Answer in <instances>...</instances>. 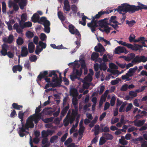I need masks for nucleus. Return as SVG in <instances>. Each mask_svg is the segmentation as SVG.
Masks as SVG:
<instances>
[{
  "instance_id": "obj_1",
  "label": "nucleus",
  "mask_w": 147,
  "mask_h": 147,
  "mask_svg": "<svg viewBox=\"0 0 147 147\" xmlns=\"http://www.w3.org/2000/svg\"><path fill=\"white\" fill-rule=\"evenodd\" d=\"M43 112V111H42L38 114H34L28 117L26 121L28 122V124L30 127V128H33L34 127L33 121H34V123L36 124H37L38 123L41 118L42 114Z\"/></svg>"
},
{
  "instance_id": "obj_2",
  "label": "nucleus",
  "mask_w": 147,
  "mask_h": 147,
  "mask_svg": "<svg viewBox=\"0 0 147 147\" xmlns=\"http://www.w3.org/2000/svg\"><path fill=\"white\" fill-rule=\"evenodd\" d=\"M138 11L137 6L134 5H129L127 3L122 4L120 6V11L132 13Z\"/></svg>"
},
{
  "instance_id": "obj_3",
  "label": "nucleus",
  "mask_w": 147,
  "mask_h": 147,
  "mask_svg": "<svg viewBox=\"0 0 147 147\" xmlns=\"http://www.w3.org/2000/svg\"><path fill=\"white\" fill-rule=\"evenodd\" d=\"M48 74L49 75L47 76L50 77H51L53 75H54L56 74V71L54 70L49 71V72L47 71L41 72L37 76L36 79L37 82H38V81H40L43 78L46 76Z\"/></svg>"
},
{
  "instance_id": "obj_4",
  "label": "nucleus",
  "mask_w": 147,
  "mask_h": 147,
  "mask_svg": "<svg viewBox=\"0 0 147 147\" xmlns=\"http://www.w3.org/2000/svg\"><path fill=\"white\" fill-rule=\"evenodd\" d=\"M28 122L26 121V124L24 125L23 123H22V127L19 128L20 130L18 133L20 137H22L26 135V133L28 134L29 132L26 130H28L30 127L28 124Z\"/></svg>"
},
{
  "instance_id": "obj_5",
  "label": "nucleus",
  "mask_w": 147,
  "mask_h": 147,
  "mask_svg": "<svg viewBox=\"0 0 147 147\" xmlns=\"http://www.w3.org/2000/svg\"><path fill=\"white\" fill-rule=\"evenodd\" d=\"M47 18L45 17H42L40 18L39 15L35 13H34L31 18V20L34 23L38 22L39 24H42V22H44Z\"/></svg>"
},
{
  "instance_id": "obj_6",
  "label": "nucleus",
  "mask_w": 147,
  "mask_h": 147,
  "mask_svg": "<svg viewBox=\"0 0 147 147\" xmlns=\"http://www.w3.org/2000/svg\"><path fill=\"white\" fill-rule=\"evenodd\" d=\"M96 18L93 17L92 20L91 22L88 23L87 24L88 26L90 28L92 32H94L96 31V28L98 27V22L97 20H95Z\"/></svg>"
},
{
  "instance_id": "obj_7",
  "label": "nucleus",
  "mask_w": 147,
  "mask_h": 147,
  "mask_svg": "<svg viewBox=\"0 0 147 147\" xmlns=\"http://www.w3.org/2000/svg\"><path fill=\"white\" fill-rule=\"evenodd\" d=\"M108 19L109 18H106L103 20H100L98 21V24L99 26H100L102 28L106 27L107 26L109 25L114 27V25H111L110 23H108Z\"/></svg>"
},
{
  "instance_id": "obj_8",
  "label": "nucleus",
  "mask_w": 147,
  "mask_h": 147,
  "mask_svg": "<svg viewBox=\"0 0 147 147\" xmlns=\"http://www.w3.org/2000/svg\"><path fill=\"white\" fill-rule=\"evenodd\" d=\"M147 61V57H145L144 55H142L139 56V55H137L135 58L133 59V62L135 63H138L142 62H145Z\"/></svg>"
},
{
  "instance_id": "obj_9",
  "label": "nucleus",
  "mask_w": 147,
  "mask_h": 147,
  "mask_svg": "<svg viewBox=\"0 0 147 147\" xmlns=\"http://www.w3.org/2000/svg\"><path fill=\"white\" fill-rule=\"evenodd\" d=\"M42 24L44 26L45 31L47 33H49L50 31L49 27L50 25V23L49 21L46 18V19L45 20L44 22H42V24Z\"/></svg>"
},
{
  "instance_id": "obj_10",
  "label": "nucleus",
  "mask_w": 147,
  "mask_h": 147,
  "mask_svg": "<svg viewBox=\"0 0 147 147\" xmlns=\"http://www.w3.org/2000/svg\"><path fill=\"white\" fill-rule=\"evenodd\" d=\"M69 30L70 32L72 34H75L78 36H80L81 34L78 30L75 28L73 25L71 24L69 26Z\"/></svg>"
},
{
  "instance_id": "obj_11",
  "label": "nucleus",
  "mask_w": 147,
  "mask_h": 147,
  "mask_svg": "<svg viewBox=\"0 0 147 147\" xmlns=\"http://www.w3.org/2000/svg\"><path fill=\"white\" fill-rule=\"evenodd\" d=\"M113 11V9H108L105 11H102L98 12V14H96L94 17L96 19L99 18L101 16L105 14H109L112 12Z\"/></svg>"
},
{
  "instance_id": "obj_12",
  "label": "nucleus",
  "mask_w": 147,
  "mask_h": 147,
  "mask_svg": "<svg viewBox=\"0 0 147 147\" xmlns=\"http://www.w3.org/2000/svg\"><path fill=\"white\" fill-rule=\"evenodd\" d=\"M135 54L134 53H131L127 57L125 56H120V58H123L125 61H130L131 60L134 59L135 57Z\"/></svg>"
},
{
  "instance_id": "obj_13",
  "label": "nucleus",
  "mask_w": 147,
  "mask_h": 147,
  "mask_svg": "<svg viewBox=\"0 0 147 147\" xmlns=\"http://www.w3.org/2000/svg\"><path fill=\"white\" fill-rule=\"evenodd\" d=\"M28 51L26 47H23L21 48L20 55L22 57H25L28 55Z\"/></svg>"
},
{
  "instance_id": "obj_14",
  "label": "nucleus",
  "mask_w": 147,
  "mask_h": 147,
  "mask_svg": "<svg viewBox=\"0 0 147 147\" xmlns=\"http://www.w3.org/2000/svg\"><path fill=\"white\" fill-rule=\"evenodd\" d=\"M94 50L96 52H101L105 51V50L102 44L99 43L98 46H96L95 47Z\"/></svg>"
},
{
  "instance_id": "obj_15",
  "label": "nucleus",
  "mask_w": 147,
  "mask_h": 147,
  "mask_svg": "<svg viewBox=\"0 0 147 147\" xmlns=\"http://www.w3.org/2000/svg\"><path fill=\"white\" fill-rule=\"evenodd\" d=\"M116 16H112L111 17L110 19L109 20V22L108 23H110L111 25H114V26L113 27L114 28L116 27L117 26V22L116 20Z\"/></svg>"
},
{
  "instance_id": "obj_16",
  "label": "nucleus",
  "mask_w": 147,
  "mask_h": 147,
  "mask_svg": "<svg viewBox=\"0 0 147 147\" xmlns=\"http://www.w3.org/2000/svg\"><path fill=\"white\" fill-rule=\"evenodd\" d=\"M64 6L63 7L64 10L69 11L70 9V6L69 4L68 0H65L63 2Z\"/></svg>"
},
{
  "instance_id": "obj_17",
  "label": "nucleus",
  "mask_w": 147,
  "mask_h": 147,
  "mask_svg": "<svg viewBox=\"0 0 147 147\" xmlns=\"http://www.w3.org/2000/svg\"><path fill=\"white\" fill-rule=\"evenodd\" d=\"M35 46L32 42L29 43L28 45V49L29 52L30 53H32L34 51Z\"/></svg>"
},
{
  "instance_id": "obj_18",
  "label": "nucleus",
  "mask_w": 147,
  "mask_h": 147,
  "mask_svg": "<svg viewBox=\"0 0 147 147\" xmlns=\"http://www.w3.org/2000/svg\"><path fill=\"white\" fill-rule=\"evenodd\" d=\"M21 9L23 10L24 9L27 4V0H20L18 3Z\"/></svg>"
},
{
  "instance_id": "obj_19",
  "label": "nucleus",
  "mask_w": 147,
  "mask_h": 147,
  "mask_svg": "<svg viewBox=\"0 0 147 147\" xmlns=\"http://www.w3.org/2000/svg\"><path fill=\"white\" fill-rule=\"evenodd\" d=\"M22 66L20 65H14L12 68V71L14 73H16L17 70L20 72L22 71Z\"/></svg>"
},
{
  "instance_id": "obj_20",
  "label": "nucleus",
  "mask_w": 147,
  "mask_h": 147,
  "mask_svg": "<svg viewBox=\"0 0 147 147\" xmlns=\"http://www.w3.org/2000/svg\"><path fill=\"white\" fill-rule=\"evenodd\" d=\"M55 82L54 83H50V87L53 88L59 87L61 86V84L62 82L61 81H57Z\"/></svg>"
},
{
  "instance_id": "obj_21",
  "label": "nucleus",
  "mask_w": 147,
  "mask_h": 147,
  "mask_svg": "<svg viewBox=\"0 0 147 147\" xmlns=\"http://www.w3.org/2000/svg\"><path fill=\"white\" fill-rule=\"evenodd\" d=\"M142 47V45H139L138 44H135L134 45H133V47L131 49L134 51H137L138 50H141V49Z\"/></svg>"
},
{
  "instance_id": "obj_22",
  "label": "nucleus",
  "mask_w": 147,
  "mask_h": 147,
  "mask_svg": "<svg viewBox=\"0 0 147 147\" xmlns=\"http://www.w3.org/2000/svg\"><path fill=\"white\" fill-rule=\"evenodd\" d=\"M145 120L144 119L141 120H139L138 121L135 122L134 121V125L135 126L137 127H140L145 122Z\"/></svg>"
},
{
  "instance_id": "obj_23",
  "label": "nucleus",
  "mask_w": 147,
  "mask_h": 147,
  "mask_svg": "<svg viewBox=\"0 0 147 147\" xmlns=\"http://www.w3.org/2000/svg\"><path fill=\"white\" fill-rule=\"evenodd\" d=\"M102 135L106 140H111L113 138V136L109 133H104Z\"/></svg>"
},
{
  "instance_id": "obj_24",
  "label": "nucleus",
  "mask_w": 147,
  "mask_h": 147,
  "mask_svg": "<svg viewBox=\"0 0 147 147\" xmlns=\"http://www.w3.org/2000/svg\"><path fill=\"white\" fill-rule=\"evenodd\" d=\"M104 126L103 125H102V124L100 125V127L101 128H102V129L100 130V132H102L103 131L105 133H108L110 131L109 128L107 126L103 128V127Z\"/></svg>"
},
{
  "instance_id": "obj_25",
  "label": "nucleus",
  "mask_w": 147,
  "mask_h": 147,
  "mask_svg": "<svg viewBox=\"0 0 147 147\" xmlns=\"http://www.w3.org/2000/svg\"><path fill=\"white\" fill-rule=\"evenodd\" d=\"M12 106L13 108L16 110H20L22 109L23 108L22 105H18L17 103H13Z\"/></svg>"
},
{
  "instance_id": "obj_26",
  "label": "nucleus",
  "mask_w": 147,
  "mask_h": 147,
  "mask_svg": "<svg viewBox=\"0 0 147 147\" xmlns=\"http://www.w3.org/2000/svg\"><path fill=\"white\" fill-rule=\"evenodd\" d=\"M69 104H68V105L67 106H66L62 109L61 112V114L62 116H63L65 115L69 109Z\"/></svg>"
},
{
  "instance_id": "obj_27",
  "label": "nucleus",
  "mask_w": 147,
  "mask_h": 147,
  "mask_svg": "<svg viewBox=\"0 0 147 147\" xmlns=\"http://www.w3.org/2000/svg\"><path fill=\"white\" fill-rule=\"evenodd\" d=\"M88 19V17L85 16H84L82 17V20L83 21V22L81 21H79V22L80 24H81L83 26H85L86 24V19Z\"/></svg>"
},
{
  "instance_id": "obj_28",
  "label": "nucleus",
  "mask_w": 147,
  "mask_h": 147,
  "mask_svg": "<svg viewBox=\"0 0 147 147\" xmlns=\"http://www.w3.org/2000/svg\"><path fill=\"white\" fill-rule=\"evenodd\" d=\"M81 121L80 123V127L78 131V133L80 136L82 135L83 134L84 132L85 129V127L84 126L81 125Z\"/></svg>"
},
{
  "instance_id": "obj_29",
  "label": "nucleus",
  "mask_w": 147,
  "mask_h": 147,
  "mask_svg": "<svg viewBox=\"0 0 147 147\" xmlns=\"http://www.w3.org/2000/svg\"><path fill=\"white\" fill-rule=\"evenodd\" d=\"M104 29H102L100 28H98L99 30L101 31L102 32H105L107 34H108L110 32V30L111 29V28H109L108 26H107L106 27H104Z\"/></svg>"
},
{
  "instance_id": "obj_30",
  "label": "nucleus",
  "mask_w": 147,
  "mask_h": 147,
  "mask_svg": "<svg viewBox=\"0 0 147 147\" xmlns=\"http://www.w3.org/2000/svg\"><path fill=\"white\" fill-rule=\"evenodd\" d=\"M99 54L97 53L93 52L91 56V59L93 61L96 60L99 57Z\"/></svg>"
},
{
  "instance_id": "obj_31",
  "label": "nucleus",
  "mask_w": 147,
  "mask_h": 147,
  "mask_svg": "<svg viewBox=\"0 0 147 147\" xmlns=\"http://www.w3.org/2000/svg\"><path fill=\"white\" fill-rule=\"evenodd\" d=\"M107 68V67L105 63H100L99 65V68L100 70H106Z\"/></svg>"
},
{
  "instance_id": "obj_32",
  "label": "nucleus",
  "mask_w": 147,
  "mask_h": 147,
  "mask_svg": "<svg viewBox=\"0 0 147 147\" xmlns=\"http://www.w3.org/2000/svg\"><path fill=\"white\" fill-rule=\"evenodd\" d=\"M128 142L125 140V138L123 136H121V138L120 139V144L123 145H125L127 144Z\"/></svg>"
},
{
  "instance_id": "obj_33",
  "label": "nucleus",
  "mask_w": 147,
  "mask_h": 147,
  "mask_svg": "<svg viewBox=\"0 0 147 147\" xmlns=\"http://www.w3.org/2000/svg\"><path fill=\"white\" fill-rule=\"evenodd\" d=\"M72 74L70 75V77L71 80L74 81L75 79H77L78 78L77 76L75 74V69H73V72H72Z\"/></svg>"
},
{
  "instance_id": "obj_34",
  "label": "nucleus",
  "mask_w": 147,
  "mask_h": 147,
  "mask_svg": "<svg viewBox=\"0 0 147 147\" xmlns=\"http://www.w3.org/2000/svg\"><path fill=\"white\" fill-rule=\"evenodd\" d=\"M23 39L20 37H19L16 40V42L18 45H21L24 43Z\"/></svg>"
},
{
  "instance_id": "obj_35",
  "label": "nucleus",
  "mask_w": 147,
  "mask_h": 147,
  "mask_svg": "<svg viewBox=\"0 0 147 147\" xmlns=\"http://www.w3.org/2000/svg\"><path fill=\"white\" fill-rule=\"evenodd\" d=\"M70 94L72 96L77 95L78 94L77 90L75 88H72L70 90Z\"/></svg>"
},
{
  "instance_id": "obj_36",
  "label": "nucleus",
  "mask_w": 147,
  "mask_h": 147,
  "mask_svg": "<svg viewBox=\"0 0 147 147\" xmlns=\"http://www.w3.org/2000/svg\"><path fill=\"white\" fill-rule=\"evenodd\" d=\"M138 11L139 10H141L142 9H147V6H146V5L143 4H140V5H138L136 6Z\"/></svg>"
},
{
  "instance_id": "obj_37",
  "label": "nucleus",
  "mask_w": 147,
  "mask_h": 147,
  "mask_svg": "<svg viewBox=\"0 0 147 147\" xmlns=\"http://www.w3.org/2000/svg\"><path fill=\"white\" fill-rule=\"evenodd\" d=\"M75 69V74L77 76H78L80 77L81 76L82 74V69H80L79 70L78 69H76L75 68H73Z\"/></svg>"
},
{
  "instance_id": "obj_38",
  "label": "nucleus",
  "mask_w": 147,
  "mask_h": 147,
  "mask_svg": "<svg viewBox=\"0 0 147 147\" xmlns=\"http://www.w3.org/2000/svg\"><path fill=\"white\" fill-rule=\"evenodd\" d=\"M80 61L81 63V68L80 69H82H82L84 70L87 68L86 66L85 61L83 59H82L80 60Z\"/></svg>"
},
{
  "instance_id": "obj_39",
  "label": "nucleus",
  "mask_w": 147,
  "mask_h": 147,
  "mask_svg": "<svg viewBox=\"0 0 147 147\" xmlns=\"http://www.w3.org/2000/svg\"><path fill=\"white\" fill-rule=\"evenodd\" d=\"M126 24H128L130 27L132 26L136 23V21L134 20H132L130 21H129L128 20H126Z\"/></svg>"
},
{
  "instance_id": "obj_40",
  "label": "nucleus",
  "mask_w": 147,
  "mask_h": 147,
  "mask_svg": "<svg viewBox=\"0 0 147 147\" xmlns=\"http://www.w3.org/2000/svg\"><path fill=\"white\" fill-rule=\"evenodd\" d=\"M43 50L42 48H40L39 46L37 45L36 46L35 53L36 54L38 55L39 53L41 52Z\"/></svg>"
},
{
  "instance_id": "obj_41",
  "label": "nucleus",
  "mask_w": 147,
  "mask_h": 147,
  "mask_svg": "<svg viewBox=\"0 0 147 147\" xmlns=\"http://www.w3.org/2000/svg\"><path fill=\"white\" fill-rule=\"evenodd\" d=\"M27 17L26 13L22 14L21 17V21L23 22H25L27 20Z\"/></svg>"
},
{
  "instance_id": "obj_42",
  "label": "nucleus",
  "mask_w": 147,
  "mask_h": 147,
  "mask_svg": "<svg viewBox=\"0 0 147 147\" xmlns=\"http://www.w3.org/2000/svg\"><path fill=\"white\" fill-rule=\"evenodd\" d=\"M54 119V117H51L50 118H45L43 120V121L45 123H48L52 122Z\"/></svg>"
},
{
  "instance_id": "obj_43",
  "label": "nucleus",
  "mask_w": 147,
  "mask_h": 147,
  "mask_svg": "<svg viewBox=\"0 0 147 147\" xmlns=\"http://www.w3.org/2000/svg\"><path fill=\"white\" fill-rule=\"evenodd\" d=\"M32 26V23L30 22H26L24 24L23 26V28L26 27H30Z\"/></svg>"
},
{
  "instance_id": "obj_44",
  "label": "nucleus",
  "mask_w": 147,
  "mask_h": 147,
  "mask_svg": "<svg viewBox=\"0 0 147 147\" xmlns=\"http://www.w3.org/2000/svg\"><path fill=\"white\" fill-rule=\"evenodd\" d=\"M2 11L3 13H5L6 11V5L5 3L3 1L2 3Z\"/></svg>"
},
{
  "instance_id": "obj_45",
  "label": "nucleus",
  "mask_w": 147,
  "mask_h": 147,
  "mask_svg": "<svg viewBox=\"0 0 147 147\" xmlns=\"http://www.w3.org/2000/svg\"><path fill=\"white\" fill-rule=\"evenodd\" d=\"M13 39V36L12 34L9 36L7 40V42L9 44H11L12 42Z\"/></svg>"
},
{
  "instance_id": "obj_46",
  "label": "nucleus",
  "mask_w": 147,
  "mask_h": 147,
  "mask_svg": "<svg viewBox=\"0 0 147 147\" xmlns=\"http://www.w3.org/2000/svg\"><path fill=\"white\" fill-rule=\"evenodd\" d=\"M58 16L59 18L61 21H64L65 20V17L63 16L61 11L58 13Z\"/></svg>"
},
{
  "instance_id": "obj_47",
  "label": "nucleus",
  "mask_w": 147,
  "mask_h": 147,
  "mask_svg": "<svg viewBox=\"0 0 147 147\" xmlns=\"http://www.w3.org/2000/svg\"><path fill=\"white\" fill-rule=\"evenodd\" d=\"M106 142V140L104 138V137L103 136H102L100 138L99 144L100 145H102L105 144Z\"/></svg>"
},
{
  "instance_id": "obj_48",
  "label": "nucleus",
  "mask_w": 147,
  "mask_h": 147,
  "mask_svg": "<svg viewBox=\"0 0 147 147\" xmlns=\"http://www.w3.org/2000/svg\"><path fill=\"white\" fill-rule=\"evenodd\" d=\"M38 44L39 46L41 47V48H42V49H45L47 45L46 43L43 42L42 41H39Z\"/></svg>"
},
{
  "instance_id": "obj_49",
  "label": "nucleus",
  "mask_w": 147,
  "mask_h": 147,
  "mask_svg": "<svg viewBox=\"0 0 147 147\" xmlns=\"http://www.w3.org/2000/svg\"><path fill=\"white\" fill-rule=\"evenodd\" d=\"M37 59V57L35 55H33L29 57V59L32 62H35Z\"/></svg>"
},
{
  "instance_id": "obj_50",
  "label": "nucleus",
  "mask_w": 147,
  "mask_h": 147,
  "mask_svg": "<svg viewBox=\"0 0 147 147\" xmlns=\"http://www.w3.org/2000/svg\"><path fill=\"white\" fill-rule=\"evenodd\" d=\"M26 34V36L28 38H32L34 35L33 33L30 31L27 32Z\"/></svg>"
},
{
  "instance_id": "obj_51",
  "label": "nucleus",
  "mask_w": 147,
  "mask_h": 147,
  "mask_svg": "<svg viewBox=\"0 0 147 147\" xmlns=\"http://www.w3.org/2000/svg\"><path fill=\"white\" fill-rule=\"evenodd\" d=\"M68 119V116L67 115L66 117L63 120V122H64V125L65 127L67 126L69 123V122L67 120Z\"/></svg>"
},
{
  "instance_id": "obj_52",
  "label": "nucleus",
  "mask_w": 147,
  "mask_h": 147,
  "mask_svg": "<svg viewBox=\"0 0 147 147\" xmlns=\"http://www.w3.org/2000/svg\"><path fill=\"white\" fill-rule=\"evenodd\" d=\"M110 68L112 69H118V67L115 64L111 63L109 65Z\"/></svg>"
},
{
  "instance_id": "obj_53",
  "label": "nucleus",
  "mask_w": 147,
  "mask_h": 147,
  "mask_svg": "<svg viewBox=\"0 0 147 147\" xmlns=\"http://www.w3.org/2000/svg\"><path fill=\"white\" fill-rule=\"evenodd\" d=\"M72 141V138L69 137L68 138L65 142L64 144L65 146L68 145L69 144L71 143Z\"/></svg>"
},
{
  "instance_id": "obj_54",
  "label": "nucleus",
  "mask_w": 147,
  "mask_h": 147,
  "mask_svg": "<svg viewBox=\"0 0 147 147\" xmlns=\"http://www.w3.org/2000/svg\"><path fill=\"white\" fill-rule=\"evenodd\" d=\"M76 117L73 116H70L69 117H68V119L67 120L69 121V122L70 124L73 123V122L75 120Z\"/></svg>"
},
{
  "instance_id": "obj_55",
  "label": "nucleus",
  "mask_w": 147,
  "mask_h": 147,
  "mask_svg": "<svg viewBox=\"0 0 147 147\" xmlns=\"http://www.w3.org/2000/svg\"><path fill=\"white\" fill-rule=\"evenodd\" d=\"M41 135L42 138H47L48 135L47 131L45 130H43L41 132Z\"/></svg>"
},
{
  "instance_id": "obj_56",
  "label": "nucleus",
  "mask_w": 147,
  "mask_h": 147,
  "mask_svg": "<svg viewBox=\"0 0 147 147\" xmlns=\"http://www.w3.org/2000/svg\"><path fill=\"white\" fill-rule=\"evenodd\" d=\"M58 138L57 136L55 135L52 137L50 139V142L51 143H53L54 141L56 140Z\"/></svg>"
},
{
  "instance_id": "obj_57",
  "label": "nucleus",
  "mask_w": 147,
  "mask_h": 147,
  "mask_svg": "<svg viewBox=\"0 0 147 147\" xmlns=\"http://www.w3.org/2000/svg\"><path fill=\"white\" fill-rule=\"evenodd\" d=\"M127 51L124 47L120 46V53H124L125 54H126L127 53Z\"/></svg>"
},
{
  "instance_id": "obj_58",
  "label": "nucleus",
  "mask_w": 147,
  "mask_h": 147,
  "mask_svg": "<svg viewBox=\"0 0 147 147\" xmlns=\"http://www.w3.org/2000/svg\"><path fill=\"white\" fill-rule=\"evenodd\" d=\"M68 135V133H65L61 138V140L62 142H64L67 136Z\"/></svg>"
},
{
  "instance_id": "obj_59",
  "label": "nucleus",
  "mask_w": 147,
  "mask_h": 147,
  "mask_svg": "<svg viewBox=\"0 0 147 147\" xmlns=\"http://www.w3.org/2000/svg\"><path fill=\"white\" fill-rule=\"evenodd\" d=\"M133 105L131 103H129L125 109V111L126 112H127L129 111L131 109Z\"/></svg>"
},
{
  "instance_id": "obj_60",
  "label": "nucleus",
  "mask_w": 147,
  "mask_h": 147,
  "mask_svg": "<svg viewBox=\"0 0 147 147\" xmlns=\"http://www.w3.org/2000/svg\"><path fill=\"white\" fill-rule=\"evenodd\" d=\"M115 100L116 98L115 97L113 96L112 97L110 101L111 105V106H113L114 105Z\"/></svg>"
},
{
  "instance_id": "obj_61",
  "label": "nucleus",
  "mask_w": 147,
  "mask_h": 147,
  "mask_svg": "<svg viewBox=\"0 0 147 147\" xmlns=\"http://www.w3.org/2000/svg\"><path fill=\"white\" fill-rule=\"evenodd\" d=\"M53 76H54V77H53L52 79V81L53 82H55L57 81H59L57 74H55Z\"/></svg>"
},
{
  "instance_id": "obj_62",
  "label": "nucleus",
  "mask_w": 147,
  "mask_h": 147,
  "mask_svg": "<svg viewBox=\"0 0 147 147\" xmlns=\"http://www.w3.org/2000/svg\"><path fill=\"white\" fill-rule=\"evenodd\" d=\"M129 94L132 97H135L137 96V93L135 92L130 91L129 92Z\"/></svg>"
},
{
  "instance_id": "obj_63",
  "label": "nucleus",
  "mask_w": 147,
  "mask_h": 147,
  "mask_svg": "<svg viewBox=\"0 0 147 147\" xmlns=\"http://www.w3.org/2000/svg\"><path fill=\"white\" fill-rule=\"evenodd\" d=\"M46 37V35L45 34L43 33L41 34L40 39L42 41H44Z\"/></svg>"
},
{
  "instance_id": "obj_64",
  "label": "nucleus",
  "mask_w": 147,
  "mask_h": 147,
  "mask_svg": "<svg viewBox=\"0 0 147 147\" xmlns=\"http://www.w3.org/2000/svg\"><path fill=\"white\" fill-rule=\"evenodd\" d=\"M141 147H147V142L144 140L141 142Z\"/></svg>"
}]
</instances>
